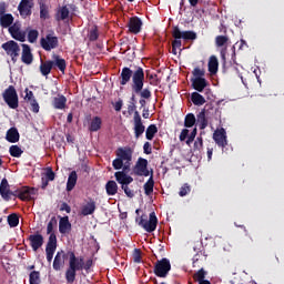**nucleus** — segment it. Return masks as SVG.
Masks as SVG:
<instances>
[{
  "label": "nucleus",
  "instance_id": "1",
  "mask_svg": "<svg viewBox=\"0 0 284 284\" xmlns=\"http://www.w3.org/2000/svg\"><path fill=\"white\" fill-rule=\"evenodd\" d=\"M131 83V90L134 94H139L142 99H152V91L148 88L143 89L145 85V71L141 67H136L134 71L132 69L124 67L120 73V85H128Z\"/></svg>",
  "mask_w": 284,
  "mask_h": 284
},
{
  "label": "nucleus",
  "instance_id": "2",
  "mask_svg": "<svg viewBox=\"0 0 284 284\" xmlns=\"http://www.w3.org/2000/svg\"><path fill=\"white\" fill-rule=\"evenodd\" d=\"M85 265V262L83 260V256L77 257L74 252L69 253V268L65 272V280L69 283H72L77 280V272H81L83 270V266Z\"/></svg>",
  "mask_w": 284,
  "mask_h": 284
},
{
  "label": "nucleus",
  "instance_id": "3",
  "mask_svg": "<svg viewBox=\"0 0 284 284\" xmlns=\"http://www.w3.org/2000/svg\"><path fill=\"white\" fill-rule=\"evenodd\" d=\"M133 152L134 151H132V148L130 146L118 148L115 151L116 159L112 162L113 170H121V168H123V163L132 162Z\"/></svg>",
  "mask_w": 284,
  "mask_h": 284
},
{
  "label": "nucleus",
  "instance_id": "4",
  "mask_svg": "<svg viewBox=\"0 0 284 284\" xmlns=\"http://www.w3.org/2000/svg\"><path fill=\"white\" fill-rule=\"evenodd\" d=\"M128 113L133 114L134 134L135 139H139L145 132V125H143V120L139 111H136V104L134 102H129Z\"/></svg>",
  "mask_w": 284,
  "mask_h": 284
},
{
  "label": "nucleus",
  "instance_id": "5",
  "mask_svg": "<svg viewBox=\"0 0 284 284\" xmlns=\"http://www.w3.org/2000/svg\"><path fill=\"white\" fill-rule=\"evenodd\" d=\"M136 223L140 227H143L145 232L152 233L156 230V225H159V219L156 217L155 212H151L149 220L148 215L143 214L140 219H136Z\"/></svg>",
  "mask_w": 284,
  "mask_h": 284
},
{
  "label": "nucleus",
  "instance_id": "6",
  "mask_svg": "<svg viewBox=\"0 0 284 284\" xmlns=\"http://www.w3.org/2000/svg\"><path fill=\"white\" fill-rule=\"evenodd\" d=\"M2 99L11 108V110H17L19 108V94H17V89L14 85H9L2 93Z\"/></svg>",
  "mask_w": 284,
  "mask_h": 284
},
{
  "label": "nucleus",
  "instance_id": "7",
  "mask_svg": "<svg viewBox=\"0 0 284 284\" xmlns=\"http://www.w3.org/2000/svg\"><path fill=\"white\" fill-rule=\"evenodd\" d=\"M2 50L6 54L11 58L12 63H16L21 54V47L14 40H9L1 44Z\"/></svg>",
  "mask_w": 284,
  "mask_h": 284
},
{
  "label": "nucleus",
  "instance_id": "8",
  "mask_svg": "<svg viewBox=\"0 0 284 284\" xmlns=\"http://www.w3.org/2000/svg\"><path fill=\"white\" fill-rule=\"evenodd\" d=\"M170 270H172L170 260L168 257H163L155 262L153 272L155 276H159V278H165L168 277V274H170Z\"/></svg>",
  "mask_w": 284,
  "mask_h": 284
},
{
  "label": "nucleus",
  "instance_id": "9",
  "mask_svg": "<svg viewBox=\"0 0 284 284\" xmlns=\"http://www.w3.org/2000/svg\"><path fill=\"white\" fill-rule=\"evenodd\" d=\"M40 45L45 52L57 50V48H59V38L54 36V31H51L40 39Z\"/></svg>",
  "mask_w": 284,
  "mask_h": 284
},
{
  "label": "nucleus",
  "instance_id": "10",
  "mask_svg": "<svg viewBox=\"0 0 284 284\" xmlns=\"http://www.w3.org/2000/svg\"><path fill=\"white\" fill-rule=\"evenodd\" d=\"M38 190L30 186H22L13 192V196L20 199V201H32V196H36Z\"/></svg>",
  "mask_w": 284,
  "mask_h": 284
},
{
  "label": "nucleus",
  "instance_id": "11",
  "mask_svg": "<svg viewBox=\"0 0 284 284\" xmlns=\"http://www.w3.org/2000/svg\"><path fill=\"white\" fill-rule=\"evenodd\" d=\"M173 39H183L184 41H196V32L194 31H181L179 27H173Z\"/></svg>",
  "mask_w": 284,
  "mask_h": 284
},
{
  "label": "nucleus",
  "instance_id": "12",
  "mask_svg": "<svg viewBox=\"0 0 284 284\" xmlns=\"http://www.w3.org/2000/svg\"><path fill=\"white\" fill-rule=\"evenodd\" d=\"M32 8H34L33 0H21L18 6V11L20 12V17L22 19H28V17H31Z\"/></svg>",
  "mask_w": 284,
  "mask_h": 284
},
{
  "label": "nucleus",
  "instance_id": "13",
  "mask_svg": "<svg viewBox=\"0 0 284 284\" xmlns=\"http://www.w3.org/2000/svg\"><path fill=\"white\" fill-rule=\"evenodd\" d=\"M133 174H135V176H150V170H148V160L139 158L133 168Z\"/></svg>",
  "mask_w": 284,
  "mask_h": 284
},
{
  "label": "nucleus",
  "instance_id": "14",
  "mask_svg": "<svg viewBox=\"0 0 284 284\" xmlns=\"http://www.w3.org/2000/svg\"><path fill=\"white\" fill-rule=\"evenodd\" d=\"M213 141H215L216 145L223 150L227 148V132L221 128L214 131Z\"/></svg>",
  "mask_w": 284,
  "mask_h": 284
},
{
  "label": "nucleus",
  "instance_id": "15",
  "mask_svg": "<svg viewBox=\"0 0 284 284\" xmlns=\"http://www.w3.org/2000/svg\"><path fill=\"white\" fill-rule=\"evenodd\" d=\"M9 34H11L12 39L16 41H20L21 43L26 41V31H21V22L19 21H16L9 28Z\"/></svg>",
  "mask_w": 284,
  "mask_h": 284
},
{
  "label": "nucleus",
  "instance_id": "16",
  "mask_svg": "<svg viewBox=\"0 0 284 284\" xmlns=\"http://www.w3.org/2000/svg\"><path fill=\"white\" fill-rule=\"evenodd\" d=\"M57 252V235L49 236L45 254L48 263H52V258H54V253Z\"/></svg>",
  "mask_w": 284,
  "mask_h": 284
},
{
  "label": "nucleus",
  "instance_id": "17",
  "mask_svg": "<svg viewBox=\"0 0 284 284\" xmlns=\"http://www.w3.org/2000/svg\"><path fill=\"white\" fill-rule=\"evenodd\" d=\"M197 130L194 128L190 133V130L183 129L180 133V141H185L186 145H192L194 143V139H196Z\"/></svg>",
  "mask_w": 284,
  "mask_h": 284
},
{
  "label": "nucleus",
  "instance_id": "18",
  "mask_svg": "<svg viewBox=\"0 0 284 284\" xmlns=\"http://www.w3.org/2000/svg\"><path fill=\"white\" fill-rule=\"evenodd\" d=\"M142 26L143 21H141V18L132 17L130 18L128 23L129 32H131L132 34H139V32H141Z\"/></svg>",
  "mask_w": 284,
  "mask_h": 284
},
{
  "label": "nucleus",
  "instance_id": "19",
  "mask_svg": "<svg viewBox=\"0 0 284 284\" xmlns=\"http://www.w3.org/2000/svg\"><path fill=\"white\" fill-rule=\"evenodd\" d=\"M28 241L33 252H38L40 247H43V235L39 233L29 235Z\"/></svg>",
  "mask_w": 284,
  "mask_h": 284
},
{
  "label": "nucleus",
  "instance_id": "20",
  "mask_svg": "<svg viewBox=\"0 0 284 284\" xmlns=\"http://www.w3.org/2000/svg\"><path fill=\"white\" fill-rule=\"evenodd\" d=\"M0 196H2L4 201H10V196H14V192L10 191V184L6 178L2 179L0 183Z\"/></svg>",
  "mask_w": 284,
  "mask_h": 284
},
{
  "label": "nucleus",
  "instance_id": "21",
  "mask_svg": "<svg viewBox=\"0 0 284 284\" xmlns=\"http://www.w3.org/2000/svg\"><path fill=\"white\" fill-rule=\"evenodd\" d=\"M59 232L60 234H70V232H72V223H70V217L68 215L60 217Z\"/></svg>",
  "mask_w": 284,
  "mask_h": 284
},
{
  "label": "nucleus",
  "instance_id": "22",
  "mask_svg": "<svg viewBox=\"0 0 284 284\" xmlns=\"http://www.w3.org/2000/svg\"><path fill=\"white\" fill-rule=\"evenodd\" d=\"M22 63H26V65L32 64V61H34V55H32V49L28 44H22V55H21Z\"/></svg>",
  "mask_w": 284,
  "mask_h": 284
},
{
  "label": "nucleus",
  "instance_id": "23",
  "mask_svg": "<svg viewBox=\"0 0 284 284\" xmlns=\"http://www.w3.org/2000/svg\"><path fill=\"white\" fill-rule=\"evenodd\" d=\"M97 212V202L92 199L81 207L80 214L82 216H90Z\"/></svg>",
  "mask_w": 284,
  "mask_h": 284
},
{
  "label": "nucleus",
  "instance_id": "24",
  "mask_svg": "<svg viewBox=\"0 0 284 284\" xmlns=\"http://www.w3.org/2000/svg\"><path fill=\"white\" fill-rule=\"evenodd\" d=\"M191 83L193 90H196V92H203L206 85H209L207 80H205V78H192Z\"/></svg>",
  "mask_w": 284,
  "mask_h": 284
},
{
  "label": "nucleus",
  "instance_id": "25",
  "mask_svg": "<svg viewBox=\"0 0 284 284\" xmlns=\"http://www.w3.org/2000/svg\"><path fill=\"white\" fill-rule=\"evenodd\" d=\"M63 265H65V253L63 251H59L53 260V270L59 272Z\"/></svg>",
  "mask_w": 284,
  "mask_h": 284
},
{
  "label": "nucleus",
  "instance_id": "26",
  "mask_svg": "<svg viewBox=\"0 0 284 284\" xmlns=\"http://www.w3.org/2000/svg\"><path fill=\"white\" fill-rule=\"evenodd\" d=\"M52 68H54V61L52 60L43 61V59L40 60V72L42 77H48V74L52 72Z\"/></svg>",
  "mask_w": 284,
  "mask_h": 284
},
{
  "label": "nucleus",
  "instance_id": "27",
  "mask_svg": "<svg viewBox=\"0 0 284 284\" xmlns=\"http://www.w3.org/2000/svg\"><path fill=\"white\" fill-rule=\"evenodd\" d=\"M102 125H103V120L101 119V116L95 115L91 119L88 130L89 132H99Z\"/></svg>",
  "mask_w": 284,
  "mask_h": 284
},
{
  "label": "nucleus",
  "instance_id": "28",
  "mask_svg": "<svg viewBox=\"0 0 284 284\" xmlns=\"http://www.w3.org/2000/svg\"><path fill=\"white\" fill-rule=\"evenodd\" d=\"M55 65L57 69L62 72V74H65V69L68 68V63L65 62V59L61 58V55H53V67Z\"/></svg>",
  "mask_w": 284,
  "mask_h": 284
},
{
  "label": "nucleus",
  "instance_id": "29",
  "mask_svg": "<svg viewBox=\"0 0 284 284\" xmlns=\"http://www.w3.org/2000/svg\"><path fill=\"white\" fill-rule=\"evenodd\" d=\"M0 26L1 28H12L14 26V16L12 13H7L2 17H0Z\"/></svg>",
  "mask_w": 284,
  "mask_h": 284
},
{
  "label": "nucleus",
  "instance_id": "30",
  "mask_svg": "<svg viewBox=\"0 0 284 284\" xmlns=\"http://www.w3.org/2000/svg\"><path fill=\"white\" fill-rule=\"evenodd\" d=\"M77 181H79V175L77 174V171H72L67 181V192H72L74 190Z\"/></svg>",
  "mask_w": 284,
  "mask_h": 284
},
{
  "label": "nucleus",
  "instance_id": "31",
  "mask_svg": "<svg viewBox=\"0 0 284 284\" xmlns=\"http://www.w3.org/2000/svg\"><path fill=\"white\" fill-rule=\"evenodd\" d=\"M19 139H20V135H19V130H17V128H11L7 131L6 140L9 143H19Z\"/></svg>",
  "mask_w": 284,
  "mask_h": 284
},
{
  "label": "nucleus",
  "instance_id": "32",
  "mask_svg": "<svg viewBox=\"0 0 284 284\" xmlns=\"http://www.w3.org/2000/svg\"><path fill=\"white\" fill-rule=\"evenodd\" d=\"M154 192V171H151L149 180L144 184V194L150 196Z\"/></svg>",
  "mask_w": 284,
  "mask_h": 284
},
{
  "label": "nucleus",
  "instance_id": "33",
  "mask_svg": "<svg viewBox=\"0 0 284 284\" xmlns=\"http://www.w3.org/2000/svg\"><path fill=\"white\" fill-rule=\"evenodd\" d=\"M105 190H106L108 196H114L116 192H119V185L114 180H110L105 184Z\"/></svg>",
  "mask_w": 284,
  "mask_h": 284
},
{
  "label": "nucleus",
  "instance_id": "34",
  "mask_svg": "<svg viewBox=\"0 0 284 284\" xmlns=\"http://www.w3.org/2000/svg\"><path fill=\"white\" fill-rule=\"evenodd\" d=\"M65 103H68L65 95H59L53 99V108H55V110H65Z\"/></svg>",
  "mask_w": 284,
  "mask_h": 284
},
{
  "label": "nucleus",
  "instance_id": "35",
  "mask_svg": "<svg viewBox=\"0 0 284 284\" xmlns=\"http://www.w3.org/2000/svg\"><path fill=\"white\" fill-rule=\"evenodd\" d=\"M70 18V9L68 6L61 7L57 12V21H65Z\"/></svg>",
  "mask_w": 284,
  "mask_h": 284
},
{
  "label": "nucleus",
  "instance_id": "36",
  "mask_svg": "<svg viewBox=\"0 0 284 284\" xmlns=\"http://www.w3.org/2000/svg\"><path fill=\"white\" fill-rule=\"evenodd\" d=\"M209 72L210 74L219 72V59H216V55H212L209 60Z\"/></svg>",
  "mask_w": 284,
  "mask_h": 284
},
{
  "label": "nucleus",
  "instance_id": "37",
  "mask_svg": "<svg viewBox=\"0 0 284 284\" xmlns=\"http://www.w3.org/2000/svg\"><path fill=\"white\" fill-rule=\"evenodd\" d=\"M207 118L205 116V109H203L199 114H197V125L200 130H205L207 128Z\"/></svg>",
  "mask_w": 284,
  "mask_h": 284
},
{
  "label": "nucleus",
  "instance_id": "38",
  "mask_svg": "<svg viewBox=\"0 0 284 284\" xmlns=\"http://www.w3.org/2000/svg\"><path fill=\"white\" fill-rule=\"evenodd\" d=\"M40 6V19H48L50 17V10L48 8V4H45V0H40L39 1Z\"/></svg>",
  "mask_w": 284,
  "mask_h": 284
},
{
  "label": "nucleus",
  "instance_id": "39",
  "mask_svg": "<svg viewBox=\"0 0 284 284\" xmlns=\"http://www.w3.org/2000/svg\"><path fill=\"white\" fill-rule=\"evenodd\" d=\"M191 101L193 105H205V98L199 92H193L191 94Z\"/></svg>",
  "mask_w": 284,
  "mask_h": 284
},
{
  "label": "nucleus",
  "instance_id": "40",
  "mask_svg": "<svg viewBox=\"0 0 284 284\" xmlns=\"http://www.w3.org/2000/svg\"><path fill=\"white\" fill-rule=\"evenodd\" d=\"M158 132H159V128H156V124H150L145 131V136L148 141H152V139H154Z\"/></svg>",
  "mask_w": 284,
  "mask_h": 284
},
{
  "label": "nucleus",
  "instance_id": "41",
  "mask_svg": "<svg viewBox=\"0 0 284 284\" xmlns=\"http://www.w3.org/2000/svg\"><path fill=\"white\" fill-rule=\"evenodd\" d=\"M196 125V116L194 113H187L184 118V128H194Z\"/></svg>",
  "mask_w": 284,
  "mask_h": 284
},
{
  "label": "nucleus",
  "instance_id": "42",
  "mask_svg": "<svg viewBox=\"0 0 284 284\" xmlns=\"http://www.w3.org/2000/svg\"><path fill=\"white\" fill-rule=\"evenodd\" d=\"M57 217L53 216L47 224V234H49V236H57V234L54 233V227H57Z\"/></svg>",
  "mask_w": 284,
  "mask_h": 284
},
{
  "label": "nucleus",
  "instance_id": "43",
  "mask_svg": "<svg viewBox=\"0 0 284 284\" xmlns=\"http://www.w3.org/2000/svg\"><path fill=\"white\" fill-rule=\"evenodd\" d=\"M29 284H41V273L39 271H32L29 274Z\"/></svg>",
  "mask_w": 284,
  "mask_h": 284
},
{
  "label": "nucleus",
  "instance_id": "44",
  "mask_svg": "<svg viewBox=\"0 0 284 284\" xmlns=\"http://www.w3.org/2000/svg\"><path fill=\"white\" fill-rule=\"evenodd\" d=\"M9 154L14 159H20L21 154H23V150H21L19 145H11L9 148Z\"/></svg>",
  "mask_w": 284,
  "mask_h": 284
},
{
  "label": "nucleus",
  "instance_id": "45",
  "mask_svg": "<svg viewBox=\"0 0 284 284\" xmlns=\"http://www.w3.org/2000/svg\"><path fill=\"white\" fill-rule=\"evenodd\" d=\"M7 221L10 227H17L19 225V215H17V213H12L8 215Z\"/></svg>",
  "mask_w": 284,
  "mask_h": 284
},
{
  "label": "nucleus",
  "instance_id": "46",
  "mask_svg": "<svg viewBox=\"0 0 284 284\" xmlns=\"http://www.w3.org/2000/svg\"><path fill=\"white\" fill-rule=\"evenodd\" d=\"M227 41H230V38H227V36H217L215 38V45L217 48H223L224 45H227Z\"/></svg>",
  "mask_w": 284,
  "mask_h": 284
},
{
  "label": "nucleus",
  "instance_id": "47",
  "mask_svg": "<svg viewBox=\"0 0 284 284\" xmlns=\"http://www.w3.org/2000/svg\"><path fill=\"white\" fill-rule=\"evenodd\" d=\"M207 275V272H205V270L200 268L194 275H193V280L196 281L197 283H201L203 281H205V276Z\"/></svg>",
  "mask_w": 284,
  "mask_h": 284
},
{
  "label": "nucleus",
  "instance_id": "48",
  "mask_svg": "<svg viewBox=\"0 0 284 284\" xmlns=\"http://www.w3.org/2000/svg\"><path fill=\"white\" fill-rule=\"evenodd\" d=\"M37 39H39V31L37 29H31L28 32V41H29V43H37Z\"/></svg>",
  "mask_w": 284,
  "mask_h": 284
},
{
  "label": "nucleus",
  "instance_id": "49",
  "mask_svg": "<svg viewBox=\"0 0 284 284\" xmlns=\"http://www.w3.org/2000/svg\"><path fill=\"white\" fill-rule=\"evenodd\" d=\"M89 41H97L99 39V27L94 26L88 34Z\"/></svg>",
  "mask_w": 284,
  "mask_h": 284
},
{
  "label": "nucleus",
  "instance_id": "50",
  "mask_svg": "<svg viewBox=\"0 0 284 284\" xmlns=\"http://www.w3.org/2000/svg\"><path fill=\"white\" fill-rule=\"evenodd\" d=\"M128 173L125 172H121L118 171L114 173L115 176V181L120 184V185H124L125 184V178H126Z\"/></svg>",
  "mask_w": 284,
  "mask_h": 284
},
{
  "label": "nucleus",
  "instance_id": "51",
  "mask_svg": "<svg viewBox=\"0 0 284 284\" xmlns=\"http://www.w3.org/2000/svg\"><path fill=\"white\" fill-rule=\"evenodd\" d=\"M190 192H192V186H190V184L184 183L181 187H180V192H179V196H187V194H190Z\"/></svg>",
  "mask_w": 284,
  "mask_h": 284
},
{
  "label": "nucleus",
  "instance_id": "52",
  "mask_svg": "<svg viewBox=\"0 0 284 284\" xmlns=\"http://www.w3.org/2000/svg\"><path fill=\"white\" fill-rule=\"evenodd\" d=\"M192 74L195 79H203V77H205V69L196 67L193 69Z\"/></svg>",
  "mask_w": 284,
  "mask_h": 284
},
{
  "label": "nucleus",
  "instance_id": "53",
  "mask_svg": "<svg viewBox=\"0 0 284 284\" xmlns=\"http://www.w3.org/2000/svg\"><path fill=\"white\" fill-rule=\"evenodd\" d=\"M28 103H30L31 105V112H33L34 114H39L40 106L39 102H37V99L29 100Z\"/></svg>",
  "mask_w": 284,
  "mask_h": 284
},
{
  "label": "nucleus",
  "instance_id": "54",
  "mask_svg": "<svg viewBox=\"0 0 284 284\" xmlns=\"http://www.w3.org/2000/svg\"><path fill=\"white\" fill-rule=\"evenodd\" d=\"M129 184H122L121 187L124 192V194L129 197V199H134V191L130 190V187L128 186Z\"/></svg>",
  "mask_w": 284,
  "mask_h": 284
},
{
  "label": "nucleus",
  "instance_id": "55",
  "mask_svg": "<svg viewBox=\"0 0 284 284\" xmlns=\"http://www.w3.org/2000/svg\"><path fill=\"white\" fill-rule=\"evenodd\" d=\"M57 174L52 171V168H47L45 178L47 181H54Z\"/></svg>",
  "mask_w": 284,
  "mask_h": 284
},
{
  "label": "nucleus",
  "instance_id": "56",
  "mask_svg": "<svg viewBox=\"0 0 284 284\" xmlns=\"http://www.w3.org/2000/svg\"><path fill=\"white\" fill-rule=\"evenodd\" d=\"M194 150H203V136H197L194 142Z\"/></svg>",
  "mask_w": 284,
  "mask_h": 284
},
{
  "label": "nucleus",
  "instance_id": "57",
  "mask_svg": "<svg viewBox=\"0 0 284 284\" xmlns=\"http://www.w3.org/2000/svg\"><path fill=\"white\" fill-rule=\"evenodd\" d=\"M24 92H26L24 101L29 102L36 99L34 93L29 89H26Z\"/></svg>",
  "mask_w": 284,
  "mask_h": 284
},
{
  "label": "nucleus",
  "instance_id": "58",
  "mask_svg": "<svg viewBox=\"0 0 284 284\" xmlns=\"http://www.w3.org/2000/svg\"><path fill=\"white\" fill-rule=\"evenodd\" d=\"M60 212H67V214H70V212H72V207H70L69 203L63 202L60 206Z\"/></svg>",
  "mask_w": 284,
  "mask_h": 284
},
{
  "label": "nucleus",
  "instance_id": "59",
  "mask_svg": "<svg viewBox=\"0 0 284 284\" xmlns=\"http://www.w3.org/2000/svg\"><path fill=\"white\" fill-rule=\"evenodd\" d=\"M133 261L135 263H141V250L135 248L133 252Z\"/></svg>",
  "mask_w": 284,
  "mask_h": 284
},
{
  "label": "nucleus",
  "instance_id": "60",
  "mask_svg": "<svg viewBox=\"0 0 284 284\" xmlns=\"http://www.w3.org/2000/svg\"><path fill=\"white\" fill-rule=\"evenodd\" d=\"M144 154H152V144L150 142H145L143 145Z\"/></svg>",
  "mask_w": 284,
  "mask_h": 284
},
{
  "label": "nucleus",
  "instance_id": "61",
  "mask_svg": "<svg viewBox=\"0 0 284 284\" xmlns=\"http://www.w3.org/2000/svg\"><path fill=\"white\" fill-rule=\"evenodd\" d=\"M131 165H132V162H123V165L121 168L122 171L120 172H124V174H128V172H130Z\"/></svg>",
  "mask_w": 284,
  "mask_h": 284
},
{
  "label": "nucleus",
  "instance_id": "62",
  "mask_svg": "<svg viewBox=\"0 0 284 284\" xmlns=\"http://www.w3.org/2000/svg\"><path fill=\"white\" fill-rule=\"evenodd\" d=\"M220 54H221V59L223 61V64L225 65V63H226L225 55L227 54V47L222 48L221 51H220Z\"/></svg>",
  "mask_w": 284,
  "mask_h": 284
},
{
  "label": "nucleus",
  "instance_id": "63",
  "mask_svg": "<svg viewBox=\"0 0 284 284\" xmlns=\"http://www.w3.org/2000/svg\"><path fill=\"white\" fill-rule=\"evenodd\" d=\"M182 45L181 39H175V41L172 42L173 50H179Z\"/></svg>",
  "mask_w": 284,
  "mask_h": 284
},
{
  "label": "nucleus",
  "instance_id": "64",
  "mask_svg": "<svg viewBox=\"0 0 284 284\" xmlns=\"http://www.w3.org/2000/svg\"><path fill=\"white\" fill-rule=\"evenodd\" d=\"M7 8L6 2H0V17L8 14L6 13Z\"/></svg>",
  "mask_w": 284,
  "mask_h": 284
}]
</instances>
